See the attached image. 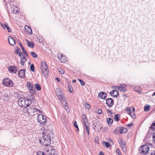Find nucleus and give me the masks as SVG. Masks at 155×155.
Returning <instances> with one entry per match:
<instances>
[{
    "label": "nucleus",
    "mask_w": 155,
    "mask_h": 155,
    "mask_svg": "<svg viewBox=\"0 0 155 155\" xmlns=\"http://www.w3.org/2000/svg\"><path fill=\"white\" fill-rule=\"evenodd\" d=\"M42 137L40 139V142L43 145L50 146L51 137L53 135L52 133L50 130H48L43 133Z\"/></svg>",
    "instance_id": "1"
},
{
    "label": "nucleus",
    "mask_w": 155,
    "mask_h": 155,
    "mask_svg": "<svg viewBox=\"0 0 155 155\" xmlns=\"http://www.w3.org/2000/svg\"><path fill=\"white\" fill-rule=\"evenodd\" d=\"M31 103V100H29L26 97H21L18 101L19 105L23 108L28 106Z\"/></svg>",
    "instance_id": "2"
},
{
    "label": "nucleus",
    "mask_w": 155,
    "mask_h": 155,
    "mask_svg": "<svg viewBox=\"0 0 155 155\" xmlns=\"http://www.w3.org/2000/svg\"><path fill=\"white\" fill-rule=\"evenodd\" d=\"M149 147L148 144H145L141 146L139 148V151L140 153L143 154H146L147 155V153H149Z\"/></svg>",
    "instance_id": "3"
},
{
    "label": "nucleus",
    "mask_w": 155,
    "mask_h": 155,
    "mask_svg": "<svg viewBox=\"0 0 155 155\" xmlns=\"http://www.w3.org/2000/svg\"><path fill=\"white\" fill-rule=\"evenodd\" d=\"M41 67L42 70V73L44 76L48 74L49 71L48 70L47 64L45 61H43L41 62Z\"/></svg>",
    "instance_id": "4"
},
{
    "label": "nucleus",
    "mask_w": 155,
    "mask_h": 155,
    "mask_svg": "<svg viewBox=\"0 0 155 155\" xmlns=\"http://www.w3.org/2000/svg\"><path fill=\"white\" fill-rule=\"evenodd\" d=\"M38 112L41 113V110L34 107L33 106H31L27 109V112L31 115L37 114Z\"/></svg>",
    "instance_id": "5"
},
{
    "label": "nucleus",
    "mask_w": 155,
    "mask_h": 155,
    "mask_svg": "<svg viewBox=\"0 0 155 155\" xmlns=\"http://www.w3.org/2000/svg\"><path fill=\"white\" fill-rule=\"evenodd\" d=\"M2 83L5 86L9 87H12L14 85L12 81L8 78L4 79L3 80Z\"/></svg>",
    "instance_id": "6"
},
{
    "label": "nucleus",
    "mask_w": 155,
    "mask_h": 155,
    "mask_svg": "<svg viewBox=\"0 0 155 155\" xmlns=\"http://www.w3.org/2000/svg\"><path fill=\"white\" fill-rule=\"evenodd\" d=\"M45 150L46 155H57L55 154V150L51 146H48V147H46Z\"/></svg>",
    "instance_id": "7"
},
{
    "label": "nucleus",
    "mask_w": 155,
    "mask_h": 155,
    "mask_svg": "<svg viewBox=\"0 0 155 155\" xmlns=\"http://www.w3.org/2000/svg\"><path fill=\"white\" fill-rule=\"evenodd\" d=\"M55 93L58 97L60 100H62L64 98V96L60 89L57 88L56 89Z\"/></svg>",
    "instance_id": "8"
},
{
    "label": "nucleus",
    "mask_w": 155,
    "mask_h": 155,
    "mask_svg": "<svg viewBox=\"0 0 155 155\" xmlns=\"http://www.w3.org/2000/svg\"><path fill=\"white\" fill-rule=\"evenodd\" d=\"M58 57L59 60L62 62L65 63L67 61V58L64 56L63 54L59 53L58 55Z\"/></svg>",
    "instance_id": "9"
},
{
    "label": "nucleus",
    "mask_w": 155,
    "mask_h": 155,
    "mask_svg": "<svg viewBox=\"0 0 155 155\" xmlns=\"http://www.w3.org/2000/svg\"><path fill=\"white\" fill-rule=\"evenodd\" d=\"M119 142L123 152L124 153L126 152L127 151V148L125 142L123 141L122 140H121Z\"/></svg>",
    "instance_id": "10"
},
{
    "label": "nucleus",
    "mask_w": 155,
    "mask_h": 155,
    "mask_svg": "<svg viewBox=\"0 0 155 155\" xmlns=\"http://www.w3.org/2000/svg\"><path fill=\"white\" fill-rule=\"evenodd\" d=\"M106 103L109 107H112L114 104V101L111 98H109L106 99Z\"/></svg>",
    "instance_id": "11"
},
{
    "label": "nucleus",
    "mask_w": 155,
    "mask_h": 155,
    "mask_svg": "<svg viewBox=\"0 0 155 155\" xmlns=\"http://www.w3.org/2000/svg\"><path fill=\"white\" fill-rule=\"evenodd\" d=\"M8 70L11 73L16 74L18 70L17 68L15 65L10 66L8 68Z\"/></svg>",
    "instance_id": "12"
},
{
    "label": "nucleus",
    "mask_w": 155,
    "mask_h": 155,
    "mask_svg": "<svg viewBox=\"0 0 155 155\" xmlns=\"http://www.w3.org/2000/svg\"><path fill=\"white\" fill-rule=\"evenodd\" d=\"M8 42L10 45L13 46L15 44V41L12 36H8Z\"/></svg>",
    "instance_id": "13"
},
{
    "label": "nucleus",
    "mask_w": 155,
    "mask_h": 155,
    "mask_svg": "<svg viewBox=\"0 0 155 155\" xmlns=\"http://www.w3.org/2000/svg\"><path fill=\"white\" fill-rule=\"evenodd\" d=\"M46 117L45 116H44L42 114H39L38 115L37 120L38 122L39 123H42L43 122H41V120L43 119H46Z\"/></svg>",
    "instance_id": "14"
},
{
    "label": "nucleus",
    "mask_w": 155,
    "mask_h": 155,
    "mask_svg": "<svg viewBox=\"0 0 155 155\" xmlns=\"http://www.w3.org/2000/svg\"><path fill=\"white\" fill-rule=\"evenodd\" d=\"M110 94L111 96H113L114 97H117L119 94L118 91L115 90H113L110 92Z\"/></svg>",
    "instance_id": "15"
},
{
    "label": "nucleus",
    "mask_w": 155,
    "mask_h": 155,
    "mask_svg": "<svg viewBox=\"0 0 155 155\" xmlns=\"http://www.w3.org/2000/svg\"><path fill=\"white\" fill-rule=\"evenodd\" d=\"M107 94L103 92H100L98 94V96L101 99H104L106 97Z\"/></svg>",
    "instance_id": "16"
},
{
    "label": "nucleus",
    "mask_w": 155,
    "mask_h": 155,
    "mask_svg": "<svg viewBox=\"0 0 155 155\" xmlns=\"http://www.w3.org/2000/svg\"><path fill=\"white\" fill-rule=\"evenodd\" d=\"M18 75L21 78H24L25 77V70L24 69L20 70L18 72Z\"/></svg>",
    "instance_id": "17"
},
{
    "label": "nucleus",
    "mask_w": 155,
    "mask_h": 155,
    "mask_svg": "<svg viewBox=\"0 0 155 155\" xmlns=\"http://www.w3.org/2000/svg\"><path fill=\"white\" fill-rule=\"evenodd\" d=\"M25 29L29 35H31L32 34V31L31 28L28 25H26L25 27Z\"/></svg>",
    "instance_id": "18"
},
{
    "label": "nucleus",
    "mask_w": 155,
    "mask_h": 155,
    "mask_svg": "<svg viewBox=\"0 0 155 155\" xmlns=\"http://www.w3.org/2000/svg\"><path fill=\"white\" fill-rule=\"evenodd\" d=\"M12 12L15 14H18L19 10V8L17 7L11 8Z\"/></svg>",
    "instance_id": "19"
},
{
    "label": "nucleus",
    "mask_w": 155,
    "mask_h": 155,
    "mask_svg": "<svg viewBox=\"0 0 155 155\" xmlns=\"http://www.w3.org/2000/svg\"><path fill=\"white\" fill-rule=\"evenodd\" d=\"M26 85L29 90L33 91V89H34L33 85L31 83L29 82H27Z\"/></svg>",
    "instance_id": "20"
},
{
    "label": "nucleus",
    "mask_w": 155,
    "mask_h": 155,
    "mask_svg": "<svg viewBox=\"0 0 155 155\" xmlns=\"http://www.w3.org/2000/svg\"><path fill=\"white\" fill-rule=\"evenodd\" d=\"M82 120L84 124L88 123L87 118L85 115L83 114L82 115Z\"/></svg>",
    "instance_id": "21"
},
{
    "label": "nucleus",
    "mask_w": 155,
    "mask_h": 155,
    "mask_svg": "<svg viewBox=\"0 0 155 155\" xmlns=\"http://www.w3.org/2000/svg\"><path fill=\"white\" fill-rule=\"evenodd\" d=\"M27 60L25 58V56H23L21 58L20 61V64L21 66H24L25 62L27 61Z\"/></svg>",
    "instance_id": "22"
},
{
    "label": "nucleus",
    "mask_w": 155,
    "mask_h": 155,
    "mask_svg": "<svg viewBox=\"0 0 155 155\" xmlns=\"http://www.w3.org/2000/svg\"><path fill=\"white\" fill-rule=\"evenodd\" d=\"M120 134L125 133L127 131V129L126 128H124L123 127H120Z\"/></svg>",
    "instance_id": "23"
},
{
    "label": "nucleus",
    "mask_w": 155,
    "mask_h": 155,
    "mask_svg": "<svg viewBox=\"0 0 155 155\" xmlns=\"http://www.w3.org/2000/svg\"><path fill=\"white\" fill-rule=\"evenodd\" d=\"M85 126V128L86 130V132L87 133V134L88 135H89L90 134V132L89 130V128L88 127V123L84 124Z\"/></svg>",
    "instance_id": "24"
},
{
    "label": "nucleus",
    "mask_w": 155,
    "mask_h": 155,
    "mask_svg": "<svg viewBox=\"0 0 155 155\" xmlns=\"http://www.w3.org/2000/svg\"><path fill=\"white\" fill-rule=\"evenodd\" d=\"M126 89L123 86H119V89L120 91L124 92L126 91Z\"/></svg>",
    "instance_id": "25"
},
{
    "label": "nucleus",
    "mask_w": 155,
    "mask_h": 155,
    "mask_svg": "<svg viewBox=\"0 0 155 155\" xmlns=\"http://www.w3.org/2000/svg\"><path fill=\"white\" fill-rule=\"evenodd\" d=\"M120 117V115L119 114H117L114 117V120L116 121H118L119 120V118Z\"/></svg>",
    "instance_id": "26"
},
{
    "label": "nucleus",
    "mask_w": 155,
    "mask_h": 155,
    "mask_svg": "<svg viewBox=\"0 0 155 155\" xmlns=\"http://www.w3.org/2000/svg\"><path fill=\"white\" fill-rule=\"evenodd\" d=\"M20 45L22 49V50L23 52V54H26L27 56H28V54L27 53V52L25 49V48H24V47L22 46V45H21L20 43Z\"/></svg>",
    "instance_id": "27"
},
{
    "label": "nucleus",
    "mask_w": 155,
    "mask_h": 155,
    "mask_svg": "<svg viewBox=\"0 0 155 155\" xmlns=\"http://www.w3.org/2000/svg\"><path fill=\"white\" fill-rule=\"evenodd\" d=\"M28 46L31 48H33L34 47V45L33 42L29 41H28L27 43Z\"/></svg>",
    "instance_id": "28"
},
{
    "label": "nucleus",
    "mask_w": 155,
    "mask_h": 155,
    "mask_svg": "<svg viewBox=\"0 0 155 155\" xmlns=\"http://www.w3.org/2000/svg\"><path fill=\"white\" fill-rule=\"evenodd\" d=\"M107 121L109 125H110L112 124L113 122V120L110 118H108L107 119Z\"/></svg>",
    "instance_id": "29"
},
{
    "label": "nucleus",
    "mask_w": 155,
    "mask_h": 155,
    "mask_svg": "<svg viewBox=\"0 0 155 155\" xmlns=\"http://www.w3.org/2000/svg\"><path fill=\"white\" fill-rule=\"evenodd\" d=\"M120 127H118L115 129L114 131V132L115 134H117L119 133H120Z\"/></svg>",
    "instance_id": "30"
},
{
    "label": "nucleus",
    "mask_w": 155,
    "mask_h": 155,
    "mask_svg": "<svg viewBox=\"0 0 155 155\" xmlns=\"http://www.w3.org/2000/svg\"><path fill=\"white\" fill-rule=\"evenodd\" d=\"M150 107L148 105H146L144 107V110L145 111H147L150 110Z\"/></svg>",
    "instance_id": "31"
},
{
    "label": "nucleus",
    "mask_w": 155,
    "mask_h": 155,
    "mask_svg": "<svg viewBox=\"0 0 155 155\" xmlns=\"http://www.w3.org/2000/svg\"><path fill=\"white\" fill-rule=\"evenodd\" d=\"M46 119H43V120H41V122H43L42 123H40V124L41 125H45L47 123V121L46 120Z\"/></svg>",
    "instance_id": "32"
},
{
    "label": "nucleus",
    "mask_w": 155,
    "mask_h": 155,
    "mask_svg": "<svg viewBox=\"0 0 155 155\" xmlns=\"http://www.w3.org/2000/svg\"><path fill=\"white\" fill-rule=\"evenodd\" d=\"M46 119H43V120H41V122H43L42 123H40V124L41 125H45L47 123V121L46 120Z\"/></svg>",
    "instance_id": "33"
},
{
    "label": "nucleus",
    "mask_w": 155,
    "mask_h": 155,
    "mask_svg": "<svg viewBox=\"0 0 155 155\" xmlns=\"http://www.w3.org/2000/svg\"><path fill=\"white\" fill-rule=\"evenodd\" d=\"M106 110L109 116L110 117H112L113 115V113L111 111L108 109H107Z\"/></svg>",
    "instance_id": "34"
},
{
    "label": "nucleus",
    "mask_w": 155,
    "mask_h": 155,
    "mask_svg": "<svg viewBox=\"0 0 155 155\" xmlns=\"http://www.w3.org/2000/svg\"><path fill=\"white\" fill-rule=\"evenodd\" d=\"M35 87L36 88L38 91H40L41 90V86L38 84H35Z\"/></svg>",
    "instance_id": "35"
},
{
    "label": "nucleus",
    "mask_w": 155,
    "mask_h": 155,
    "mask_svg": "<svg viewBox=\"0 0 155 155\" xmlns=\"http://www.w3.org/2000/svg\"><path fill=\"white\" fill-rule=\"evenodd\" d=\"M4 100L6 101H8L9 98V96H8L6 94H5L4 96Z\"/></svg>",
    "instance_id": "36"
},
{
    "label": "nucleus",
    "mask_w": 155,
    "mask_h": 155,
    "mask_svg": "<svg viewBox=\"0 0 155 155\" xmlns=\"http://www.w3.org/2000/svg\"><path fill=\"white\" fill-rule=\"evenodd\" d=\"M129 114L133 117V118H135V117H136V116H135V114L134 113L130 112L129 113Z\"/></svg>",
    "instance_id": "37"
},
{
    "label": "nucleus",
    "mask_w": 155,
    "mask_h": 155,
    "mask_svg": "<svg viewBox=\"0 0 155 155\" xmlns=\"http://www.w3.org/2000/svg\"><path fill=\"white\" fill-rule=\"evenodd\" d=\"M37 155H46V153L45 154L43 152L41 151H38L37 153Z\"/></svg>",
    "instance_id": "38"
},
{
    "label": "nucleus",
    "mask_w": 155,
    "mask_h": 155,
    "mask_svg": "<svg viewBox=\"0 0 155 155\" xmlns=\"http://www.w3.org/2000/svg\"><path fill=\"white\" fill-rule=\"evenodd\" d=\"M30 68L31 71L34 72L35 71V67L34 64H31L30 66Z\"/></svg>",
    "instance_id": "39"
},
{
    "label": "nucleus",
    "mask_w": 155,
    "mask_h": 155,
    "mask_svg": "<svg viewBox=\"0 0 155 155\" xmlns=\"http://www.w3.org/2000/svg\"><path fill=\"white\" fill-rule=\"evenodd\" d=\"M31 54L32 56L34 58H36L37 57V54L34 52H31Z\"/></svg>",
    "instance_id": "40"
},
{
    "label": "nucleus",
    "mask_w": 155,
    "mask_h": 155,
    "mask_svg": "<svg viewBox=\"0 0 155 155\" xmlns=\"http://www.w3.org/2000/svg\"><path fill=\"white\" fill-rule=\"evenodd\" d=\"M150 127L151 129L155 130V122L152 124L151 125Z\"/></svg>",
    "instance_id": "41"
},
{
    "label": "nucleus",
    "mask_w": 155,
    "mask_h": 155,
    "mask_svg": "<svg viewBox=\"0 0 155 155\" xmlns=\"http://www.w3.org/2000/svg\"><path fill=\"white\" fill-rule=\"evenodd\" d=\"M78 80L79 81L82 86H84L85 85V83L83 81L80 79H78Z\"/></svg>",
    "instance_id": "42"
},
{
    "label": "nucleus",
    "mask_w": 155,
    "mask_h": 155,
    "mask_svg": "<svg viewBox=\"0 0 155 155\" xmlns=\"http://www.w3.org/2000/svg\"><path fill=\"white\" fill-rule=\"evenodd\" d=\"M84 107L85 108L87 109H89L90 108V105L88 104L87 103L84 104Z\"/></svg>",
    "instance_id": "43"
},
{
    "label": "nucleus",
    "mask_w": 155,
    "mask_h": 155,
    "mask_svg": "<svg viewBox=\"0 0 155 155\" xmlns=\"http://www.w3.org/2000/svg\"><path fill=\"white\" fill-rule=\"evenodd\" d=\"M95 141L96 143H98L99 141V137L98 136H96L95 138Z\"/></svg>",
    "instance_id": "44"
},
{
    "label": "nucleus",
    "mask_w": 155,
    "mask_h": 155,
    "mask_svg": "<svg viewBox=\"0 0 155 155\" xmlns=\"http://www.w3.org/2000/svg\"><path fill=\"white\" fill-rule=\"evenodd\" d=\"M58 71H59V72L61 74H63L64 72V70L63 69H62L61 68H60Z\"/></svg>",
    "instance_id": "45"
},
{
    "label": "nucleus",
    "mask_w": 155,
    "mask_h": 155,
    "mask_svg": "<svg viewBox=\"0 0 155 155\" xmlns=\"http://www.w3.org/2000/svg\"><path fill=\"white\" fill-rule=\"evenodd\" d=\"M147 155H155V150L151 152H149V153H147Z\"/></svg>",
    "instance_id": "46"
},
{
    "label": "nucleus",
    "mask_w": 155,
    "mask_h": 155,
    "mask_svg": "<svg viewBox=\"0 0 155 155\" xmlns=\"http://www.w3.org/2000/svg\"><path fill=\"white\" fill-rule=\"evenodd\" d=\"M103 143L104 144L105 146L107 147H108L110 146L108 142L104 141Z\"/></svg>",
    "instance_id": "47"
},
{
    "label": "nucleus",
    "mask_w": 155,
    "mask_h": 155,
    "mask_svg": "<svg viewBox=\"0 0 155 155\" xmlns=\"http://www.w3.org/2000/svg\"><path fill=\"white\" fill-rule=\"evenodd\" d=\"M4 1L6 3V5H7L6 3H8V2H12L14 1V0H4Z\"/></svg>",
    "instance_id": "48"
},
{
    "label": "nucleus",
    "mask_w": 155,
    "mask_h": 155,
    "mask_svg": "<svg viewBox=\"0 0 155 155\" xmlns=\"http://www.w3.org/2000/svg\"><path fill=\"white\" fill-rule=\"evenodd\" d=\"M20 51L21 50L19 48H18L16 49L15 53L17 54L18 53H19H19H20Z\"/></svg>",
    "instance_id": "49"
},
{
    "label": "nucleus",
    "mask_w": 155,
    "mask_h": 155,
    "mask_svg": "<svg viewBox=\"0 0 155 155\" xmlns=\"http://www.w3.org/2000/svg\"><path fill=\"white\" fill-rule=\"evenodd\" d=\"M119 86H113L112 87V88L113 89H114L117 90H118L119 89Z\"/></svg>",
    "instance_id": "50"
},
{
    "label": "nucleus",
    "mask_w": 155,
    "mask_h": 155,
    "mask_svg": "<svg viewBox=\"0 0 155 155\" xmlns=\"http://www.w3.org/2000/svg\"><path fill=\"white\" fill-rule=\"evenodd\" d=\"M26 55V54H24L23 53L22 54L21 53H19V56L21 58V59L22 58L23 56H25V55Z\"/></svg>",
    "instance_id": "51"
},
{
    "label": "nucleus",
    "mask_w": 155,
    "mask_h": 155,
    "mask_svg": "<svg viewBox=\"0 0 155 155\" xmlns=\"http://www.w3.org/2000/svg\"><path fill=\"white\" fill-rule=\"evenodd\" d=\"M153 143L155 144V133H154L153 136Z\"/></svg>",
    "instance_id": "52"
},
{
    "label": "nucleus",
    "mask_w": 155,
    "mask_h": 155,
    "mask_svg": "<svg viewBox=\"0 0 155 155\" xmlns=\"http://www.w3.org/2000/svg\"><path fill=\"white\" fill-rule=\"evenodd\" d=\"M68 88L69 91L71 93H72L73 92L72 88L68 86Z\"/></svg>",
    "instance_id": "53"
},
{
    "label": "nucleus",
    "mask_w": 155,
    "mask_h": 155,
    "mask_svg": "<svg viewBox=\"0 0 155 155\" xmlns=\"http://www.w3.org/2000/svg\"><path fill=\"white\" fill-rule=\"evenodd\" d=\"M133 124V123H131L130 124H129L127 125H126V126L128 127H129L130 128L131 126H132Z\"/></svg>",
    "instance_id": "54"
},
{
    "label": "nucleus",
    "mask_w": 155,
    "mask_h": 155,
    "mask_svg": "<svg viewBox=\"0 0 155 155\" xmlns=\"http://www.w3.org/2000/svg\"><path fill=\"white\" fill-rule=\"evenodd\" d=\"M6 28H7L8 32H10L12 31L11 28H10L8 26Z\"/></svg>",
    "instance_id": "55"
},
{
    "label": "nucleus",
    "mask_w": 155,
    "mask_h": 155,
    "mask_svg": "<svg viewBox=\"0 0 155 155\" xmlns=\"http://www.w3.org/2000/svg\"><path fill=\"white\" fill-rule=\"evenodd\" d=\"M137 87L139 88L140 89H139L138 90H136V91H137V92H138L139 93H140L141 91H142L140 87H137L136 86V88H137Z\"/></svg>",
    "instance_id": "56"
},
{
    "label": "nucleus",
    "mask_w": 155,
    "mask_h": 155,
    "mask_svg": "<svg viewBox=\"0 0 155 155\" xmlns=\"http://www.w3.org/2000/svg\"><path fill=\"white\" fill-rule=\"evenodd\" d=\"M35 99V97L33 95H31L30 96V99H29L31 100H31H33Z\"/></svg>",
    "instance_id": "57"
},
{
    "label": "nucleus",
    "mask_w": 155,
    "mask_h": 155,
    "mask_svg": "<svg viewBox=\"0 0 155 155\" xmlns=\"http://www.w3.org/2000/svg\"><path fill=\"white\" fill-rule=\"evenodd\" d=\"M102 110L101 109H99L97 110V113L99 114H101L102 113Z\"/></svg>",
    "instance_id": "58"
},
{
    "label": "nucleus",
    "mask_w": 155,
    "mask_h": 155,
    "mask_svg": "<svg viewBox=\"0 0 155 155\" xmlns=\"http://www.w3.org/2000/svg\"><path fill=\"white\" fill-rule=\"evenodd\" d=\"M74 126L76 128H78V126L77 124V123L75 121L74 123Z\"/></svg>",
    "instance_id": "59"
},
{
    "label": "nucleus",
    "mask_w": 155,
    "mask_h": 155,
    "mask_svg": "<svg viewBox=\"0 0 155 155\" xmlns=\"http://www.w3.org/2000/svg\"><path fill=\"white\" fill-rule=\"evenodd\" d=\"M126 110H127V112H130L131 111V109L130 108H127Z\"/></svg>",
    "instance_id": "60"
},
{
    "label": "nucleus",
    "mask_w": 155,
    "mask_h": 155,
    "mask_svg": "<svg viewBox=\"0 0 155 155\" xmlns=\"http://www.w3.org/2000/svg\"><path fill=\"white\" fill-rule=\"evenodd\" d=\"M120 152V150L119 149H117L116 150V152L117 154H119Z\"/></svg>",
    "instance_id": "61"
},
{
    "label": "nucleus",
    "mask_w": 155,
    "mask_h": 155,
    "mask_svg": "<svg viewBox=\"0 0 155 155\" xmlns=\"http://www.w3.org/2000/svg\"><path fill=\"white\" fill-rule=\"evenodd\" d=\"M4 25L6 28H7L8 26V25L7 23H5L4 24Z\"/></svg>",
    "instance_id": "62"
},
{
    "label": "nucleus",
    "mask_w": 155,
    "mask_h": 155,
    "mask_svg": "<svg viewBox=\"0 0 155 155\" xmlns=\"http://www.w3.org/2000/svg\"><path fill=\"white\" fill-rule=\"evenodd\" d=\"M99 155H104V154L102 152L100 151L99 152Z\"/></svg>",
    "instance_id": "63"
},
{
    "label": "nucleus",
    "mask_w": 155,
    "mask_h": 155,
    "mask_svg": "<svg viewBox=\"0 0 155 155\" xmlns=\"http://www.w3.org/2000/svg\"><path fill=\"white\" fill-rule=\"evenodd\" d=\"M77 128V130H76V131L78 132V131H79V129L78 127V128Z\"/></svg>",
    "instance_id": "64"
}]
</instances>
